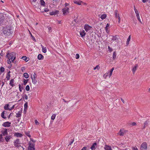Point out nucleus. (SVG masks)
I'll list each match as a JSON object with an SVG mask.
<instances>
[{"mask_svg": "<svg viewBox=\"0 0 150 150\" xmlns=\"http://www.w3.org/2000/svg\"><path fill=\"white\" fill-rule=\"evenodd\" d=\"M114 67L112 68L110 70V71L108 72H109V78H110L111 77V76L112 75V72H113V71L114 70Z\"/></svg>", "mask_w": 150, "mask_h": 150, "instance_id": "5701e85b", "label": "nucleus"}, {"mask_svg": "<svg viewBox=\"0 0 150 150\" xmlns=\"http://www.w3.org/2000/svg\"><path fill=\"white\" fill-rule=\"evenodd\" d=\"M92 28V27L88 24H86L84 26V29L86 32H88Z\"/></svg>", "mask_w": 150, "mask_h": 150, "instance_id": "6e6552de", "label": "nucleus"}, {"mask_svg": "<svg viewBox=\"0 0 150 150\" xmlns=\"http://www.w3.org/2000/svg\"><path fill=\"white\" fill-rule=\"evenodd\" d=\"M19 91L21 92L22 91V89H23V88L21 87V85L20 84L19 85Z\"/></svg>", "mask_w": 150, "mask_h": 150, "instance_id": "de8ad7c7", "label": "nucleus"}, {"mask_svg": "<svg viewBox=\"0 0 150 150\" xmlns=\"http://www.w3.org/2000/svg\"><path fill=\"white\" fill-rule=\"evenodd\" d=\"M100 68V67L98 65L96 66L94 68V70H96V69H97L98 70H99V69Z\"/></svg>", "mask_w": 150, "mask_h": 150, "instance_id": "a18cd8bd", "label": "nucleus"}, {"mask_svg": "<svg viewBox=\"0 0 150 150\" xmlns=\"http://www.w3.org/2000/svg\"><path fill=\"white\" fill-rule=\"evenodd\" d=\"M21 70L23 72L25 70V68L24 67H23L21 68Z\"/></svg>", "mask_w": 150, "mask_h": 150, "instance_id": "e2e57ef3", "label": "nucleus"}, {"mask_svg": "<svg viewBox=\"0 0 150 150\" xmlns=\"http://www.w3.org/2000/svg\"><path fill=\"white\" fill-rule=\"evenodd\" d=\"M28 82V80H26L25 79H24L23 80V84L24 85H26V83H27Z\"/></svg>", "mask_w": 150, "mask_h": 150, "instance_id": "79ce46f5", "label": "nucleus"}, {"mask_svg": "<svg viewBox=\"0 0 150 150\" xmlns=\"http://www.w3.org/2000/svg\"><path fill=\"white\" fill-rule=\"evenodd\" d=\"M97 147V144L96 142H95L91 146V149L92 150H94Z\"/></svg>", "mask_w": 150, "mask_h": 150, "instance_id": "f8f14e48", "label": "nucleus"}, {"mask_svg": "<svg viewBox=\"0 0 150 150\" xmlns=\"http://www.w3.org/2000/svg\"><path fill=\"white\" fill-rule=\"evenodd\" d=\"M37 0H30L31 2H35Z\"/></svg>", "mask_w": 150, "mask_h": 150, "instance_id": "338daca9", "label": "nucleus"}, {"mask_svg": "<svg viewBox=\"0 0 150 150\" xmlns=\"http://www.w3.org/2000/svg\"><path fill=\"white\" fill-rule=\"evenodd\" d=\"M20 142L19 139H16L14 142V145L16 147H19L21 146Z\"/></svg>", "mask_w": 150, "mask_h": 150, "instance_id": "0eeeda50", "label": "nucleus"}, {"mask_svg": "<svg viewBox=\"0 0 150 150\" xmlns=\"http://www.w3.org/2000/svg\"><path fill=\"white\" fill-rule=\"evenodd\" d=\"M3 31L4 34L6 35H10L13 32L12 27L9 25L6 26L4 27Z\"/></svg>", "mask_w": 150, "mask_h": 150, "instance_id": "f257e3e1", "label": "nucleus"}, {"mask_svg": "<svg viewBox=\"0 0 150 150\" xmlns=\"http://www.w3.org/2000/svg\"><path fill=\"white\" fill-rule=\"evenodd\" d=\"M109 26V25L108 23H107L105 28L106 32L107 33L108 32V28Z\"/></svg>", "mask_w": 150, "mask_h": 150, "instance_id": "c9c22d12", "label": "nucleus"}, {"mask_svg": "<svg viewBox=\"0 0 150 150\" xmlns=\"http://www.w3.org/2000/svg\"><path fill=\"white\" fill-rule=\"evenodd\" d=\"M112 40L111 41V42H112V40L114 41V40H116L117 39V38L115 36H112Z\"/></svg>", "mask_w": 150, "mask_h": 150, "instance_id": "ea45409f", "label": "nucleus"}, {"mask_svg": "<svg viewBox=\"0 0 150 150\" xmlns=\"http://www.w3.org/2000/svg\"><path fill=\"white\" fill-rule=\"evenodd\" d=\"M42 48V52L44 53H45L47 52V49L46 47H44L42 45H41Z\"/></svg>", "mask_w": 150, "mask_h": 150, "instance_id": "4be33fe9", "label": "nucleus"}, {"mask_svg": "<svg viewBox=\"0 0 150 150\" xmlns=\"http://www.w3.org/2000/svg\"><path fill=\"white\" fill-rule=\"evenodd\" d=\"M2 135L3 136H5L8 135L7 129H4L1 131Z\"/></svg>", "mask_w": 150, "mask_h": 150, "instance_id": "9d476101", "label": "nucleus"}, {"mask_svg": "<svg viewBox=\"0 0 150 150\" xmlns=\"http://www.w3.org/2000/svg\"><path fill=\"white\" fill-rule=\"evenodd\" d=\"M22 59L24 60L26 62H28V59L25 56H24L22 57Z\"/></svg>", "mask_w": 150, "mask_h": 150, "instance_id": "c85d7f7f", "label": "nucleus"}, {"mask_svg": "<svg viewBox=\"0 0 150 150\" xmlns=\"http://www.w3.org/2000/svg\"><path fill=\"white\" fill-rule=\"evenodd\" d=\"M4 112H5V111H4L1 113V116L2 118H4V119H6V117L4 116Z\"/></svg>", "mask_w": 150, "mask_h": 150, "instance_id": "72a5a7b5", "label": "nucleus"}, {"mask_svg": "<svg viewBox=\"0 0 150 150\" xmlns=\"http://www.w3.org/2000/svg\"><path fill=\"white\" fill-rule=\"evenodd\" d=\"M40 4L41 6L45 7V2L43 0H41L40 1Z\"/></svg>", "mask_w": 150, "mask_h": 150, "instance_id": "cd10ccee", "label": "nucleus"}, {"mask_svg": "<svg viewBox=\"0 0 150 150\" xmlns=\"http://www.w3.org/2000/svg\"><path fill=\"white\" fill-rule=\"evenodd\" d=\"M59 13V11L58 10L53 11L50 13V14L51 15H55Z\"/></svg>", "mask_w": 150, "mask_h": 150, "instance_id": "9b49d317", "label": "nucleus"}, {"mask_svg": "<svg viewBox=\"0 0 150 150\" xmlns=\"http://www.w3.org/2000/svg\"><path fill=\"white\" fill-rule=\"evenodd\" d=\"M116 56V54L115 52H114L113 54V58L114 59H115Z\"/></svg>", "mask_w": 150, "mask_h": 150, "instance_id": "e433bc0d", "label": "nucleus"}, {"mask_svg": "<svg viewBox=\"0 0 150 150\" xmlns=\"http://www.w3.org/2000/svg\"><path fill=\"white\" fill-rule=\"evenodd\" d=\"M121 101H122V103H125V100H124V99H123L122 98H121Z\"/></svg>", "mask_w": 150, "mask_h": 150, "instance_id": "774afa93", "label": "nucleus"}, {"mask_svg": "<svg viewBox=\"0 0 150 150\" xmlns=\"http://www.w3.org/2000/svg\"><path fill=\"white\" fill-rule=\"evenodd\" d=\"M148 122V121L146 120L144 122V125H145V126H147V125Z\"/></svg>", "mask_w": 150, "mask_h": 150, "instance_id": "864d4df0", "label": "nucleus"}, {"mask_svg": "<svg viewBox=\"0 0 150 150\" xmlns=\"http://www.w3.org/2000/svg\"><path fill=\"white\" fill-rule=\"evenodd\" d=\"M36 74L34 73L33 75V76H31V78L32 80V82L34 84H36L37 82V81L36 79H35L36 78Z\"/></svg>", "mask_w": 150, "mask_h": 150, "instance_id": "423d86ee", "label": "nucleus"}, {"mask_svg": "<svg viewBox=\"0 0 150 150\" xmlns=\"http://www.w3.org/2000/svg\"><path fill=\"white\" fill-rule=\"evenodd\" d=\"M30 142H31L32 143H35V142H36V141L35 140H33L32 139H30Z\"/></svg>", "mask_w": 150, "mask_h": 150, "instance_id": "bf43d9fd", "label": "nucleus"}, {"mask_svg": "<svg viewBox=\"0 0 150 150\" xmlns=\"http://www.w3.org/2000/svg\"><path fill=\"white\" fill-rule=\"evenodd\" d=\"M119 134L120 136H123L124 135V133L123 132L122 130L120 129L119 132Z\"/></svg>", "mask_w": 150, "mask_h": 150, "instance_id": "f704fd0d", "label": "nucleus"}, {"mask_svg": "<svg viewBox=\"0 0 150 150\" xmlns=\"http://www.w3.org/2000/svg\"><path fill=\"white\" fill-rule=\"evenodd\" d=\"M108 49L110 51V52H111L112 50V48H111L109 46H108Z\"/></svg>", "mask_w": 150, "mask_h": 150, "instance_id": "052dcab7", "label": "nucleus"}, {"mask_svg": "<svg viewBox=\"0 0 150 150\" xmlns=\"http://www.w3.org/2000/svg\"><path fill=\"white\" fill-rule=\"evenodd\" d=\"M10 74H7L6 77V80H9L10 79Z\"/></svg>", "mask_w": 150, "mask_h": 150, "instance_id": "a19ab883", "label": "nucleus"}, {"mask_svg": "<svg viewBox=\"0 0 150 150\" xmlns=\"http://www.w3.org/2000/svg\"><path fill=\"white\" fill-rule=\"evenodd\" d=\"M38 58L39 60L43 59L44 58L43 56L41 54H38Z\"/></svg>", "mask_w": 150, "mask_h": 150, "instance_id": "aec40b11", "label": "nucleus"}, {"mask_svg": "<svg viewBox=\"0 0 150 150\" xmlns=\"http://www.w3.org/2000/svg\"><path fill=\"white\" fill-rule=\"evenodd\" d=\"M115 15L116 18H117L119 17V14L118 13V11L117 10L115 11Z\"/></svg>", "mask_w": 150, "mask_h": 150, "instance_id": "b1692460", "label": "nucleus"}, {"mask_svg": "<svg viewBox=\"0 0 150 150\" xmlns=\"http://www.w3.org/2000/svg\"><path fill=\"white\" fill-rule=\"evenodd\" d=\"M69 7H64L62 9L63 14L64 15H67L69 13Z\"/></svg>", "mask_w": 150, "mask_h": 150, "instance_id": "20e7f679", "label": "nucleus"}, {"mask_svg": "<svg viewBox=\"0 0 150 150\" xmlns=\"http://www.w3.org/2000/svg\"><path fill=\"white\" fill-rule=\"evenodd\" d=\"M64 5H65V7H68V6L69 5V4L68 3H65V4H64Z\"/></svg>", "mask_w": 150, "mask_h": 150, "instance_id": "680f3d73", "label": "nucleus"}, {"mask_svg": "<svg viewBox=\"0 0 150 150\" xmlns=\"http://www.w3.org/2000/svg\"><path fill=\"white\" fill-rule=\"evenodd\" d=\"M6 56L8 59L11 60L12 62L14 60L16 59L15 53L14 52H12L11 53L8 52Z\"/></svg>", "mask_w": 150, "mask_h": 150, "instance_id": "f03ea898", "label": "nucleus"}, {"mask_svg": "<svg viewBox=\"0 0 150 150\" xmlns=\"http://www.w3.org/2000/svg\"><path fill=\"white\" fill-rule=\"evenodd\" d=\"M25 90L27 91H29L30 90V87L29 85H27L25 87Z\"/></svg>", "mask_w": 150, "mask_h": 150, "instance_id": "49530a36", "label": "nucleus"}, {"mask_svg": "<svg viewBox=\"0 0 150 150\" xmlns=\"http://www.w3.org/2000/svg\"><path fill=\"white\" fill-rule=\"evenodd\" d=\"M109 72H107L106 73H105L103 75V77L105 78H106L107 76H108L109 75Z\"/></svg>", "mask_w": 150, "mask_h": 150, "instance_id": "58836bf2", "label": "nucleus"}, {"mask_svg": "<svg viewBox=\"0 0 150 150\" xmlns=\"http://www.w3.org/2000/svg\"><path fill=\"white\" fill-rule=\"evenodd\" d=\"M56 114H53L51 117V119L53 120L55 118V117L56 116Z\"/></svg>", "mask_w": 150, "mask_h": 150, "instance_id": "473e14b6", "label": "nucleus"}, {"mask_svg": "<svg viewBox=\"0 0 150 150\" xmlns=\"http://www.w3.org/2000/svg\"><path fill=\"white\" fill-rule=\"evenodd\" d=\"M2 135L0 134V142H3L4 141V139L2 137Z\"/></svg>", "mask_w": 150, "mask_h": 150, "instance_id": "4c0bfd02", "label": "nucleus"}, {"mask_svg": "<svg viewBox=\"0 0 150 150\" xmlns=\"http://www.w3.org/2000/svg\"><path fill=\"white\" fill-rule=\"evenodd\" d=\"M134 10L135 14L136 15V17H138V16H139V12L135 8V7L134 6Z\"/></svg>", "mask_w": 150, "mask_h": 150, "instance_id": "6ab92c4d", "label": "nucleus"}, {"mask_svg": "<svg viewBox=\"0 0 150 150\" xmlns=\"http://www.w3.org/2000/svg\"><path fill=\"white\" fill-rule=\"evenodd\" d=\"M44 11L45 12H48L49 11V10L47 8H45L44 9Z\"/></svg>", "mask_w": 150, "mask_h": 150, "instance_id": "4d7b16f0", "label": "nucleus"}, {"mask_svg": "<svg viewBox=\"0 0 150 150\" xmlns=\"http://www.w3.org/2000/svg\"><path fill=\"white\" fill-rule=\"evenodd\" d=\"M80 34L81 37H83L85 35L86 33L84 30H80Z\"/></svg>", "mask_w": 150, "mask_h": 150, "instance_id": "dca6fc26", "label": "nucleus"}, {"mask_svg": "<svg viewBox=\"0 0 150 150\" xmlns=\"http://www.w3.org/2000/svg\"><path fill=\"white\" fill-rule=\"evenodd\" d=\"M147 148V144L146 142H143L140 146L141 150H146Z\"/></svg>", "mask_w": 150, "mask_h": 150, "instance_id": "39448f33", "label": "nucleus"}, {"mask_svg": "<svg viewBox=\"0 0 150 150\" xmlns=\"http://www.w3.org/2000/svg\"><path fill=\"white\" fill-rule=\"evenodd\" d=\"M79 57V54H76V59H78Z\"/></svg>", "mask_w": 150, "mask_h": 150, "instance_id": "3c124183", "label": "nucleus"}, {"mask_svg": "<svg viewBox=\"0 0 150 150\" xmlns=\"http://www.w3.org/2000/svg\"><path fill=\"white\" fill-rule=\"evenodd\" d=\"M133 150H138L137 147L136 146H134L132 148Z\"/></svg>", "mask_w": 150, "mask_h": 150, "instance_id": "13d9d810", "label": "nucleus"}, {"mask_svg": "<svg viewBox=\"0 0 150 150\" xmlns=\"http://www.w3.org/2000/svg\"><path fill=\"white\" fill-rule=\"evenodd\" d=\"M87 149V147L86 146H84L83 147L82 149H81V150H86Z\"/></svg>", "mask_w": 150, "mask_h": 150, "instance_id": "0e129e2a", "label": "nucleus"}, {"mask_svg": "<svg viewBox=\"0 0 150 150\" xmlns=\"http://www.w3.org/2000/svg\"><path fill=\"white\" fill-rule=\"evenodd\" d=\"M11 61H11V60H9V59H8V60H7V61L8 64H11Z\"/></svg>", "mask_w": 150, "mask_h": 150, "instance_id": "5fc2aeb1", "label": "nucleus"}, {"mask_svg": "<svg viewBox=\"0 0 150 150\" xmlns=\"http://www.w3.org/2000/svg\"><path fill=\"white\" fill-rule=\"evenodd\" d=\"M30 35H31V37H32L33 40L34 41H35V38L33 36V35H32V34L31 33H30Z\"/></svg>", "mask_w": 150, "mask_h": 150, "instance_id": "6e6d98bb", "label": "nucleus"}, {"mask_svg": "<svg viewBox=\"0 0 150 150\" xmlns=\"http://www.w3.org/2000/svg\"><path fill=\"white\" fill-rule=\"evenodd\" d=\"M104 149L105 150H112V149L111 147L108 145H105L104 147Z\"/></svg>", "mask_w": 150, "mask_h": 150, "instance_id": "a211bd4d", "label": "nucleus"}, {"mask_svg": "<svg viewBox=\"0 0 150 150\" xmlns=\"http://www.w3.org/2000/svg\"><path fill=\"white\" fill-rule=\"evenodd\" d=\"M29 146L28 147V150H35V143H32L31 142H29L28 143Z\"/></svg>", "mask_w": 150, "mask_h": 150, "instance_id": "7ed1b4c3", "label": "nucleus"}, {"mask_svg": "<svg viewBox=\"0 0 150 150\" xmlns=\"http://www.w3.org/2000/svg\"><path fill=\"white\" fill-rule=\"evenodd\" d=\"M5 69L4 67H1L0 68V71L1 72H3L4 71Z\"/></svg>", "mask_w": 150, "mask_h": 150, "instance_id": "37998d69", "label": "nucleus"}, {"mask_svg": "<svg viewBox=\"0 0 150 150\" xmlns=\"http://www.w3.org/2000/svg\"><path fill=\"white\" fill-rule=\"evenodd\" d=\"M14 83V80L13 79H11L9 83L10 85L12 87L14 85L13 83Z\"/></svg>", "mask_w": 150, "mask_h": 150, "instance_id": "a878e982", "label": "nucleus"}, {"mask_svg": "<svg viewBox=\"0 0 150 150\" xmlns=\"http://www.w3.org/2000/svg\"><path fill=\"white\" fill-rule=\"evenodd\" d=\"M28 107V104L27 102L25 103L24 105V111H25V110H27Z\"/></svg>", "mask_w": 150, "mask_h": 150, "instance_id": "bb28decb", "label": "nucleus"}, {"mask_svg": "<svg viewBox=\"0 0 150 150\" xmlns=\"http://www.w3.org/2000/svg\"><path fill=\"white\" fill-rule=\"evenodd\" d=\"M74 2L75 4H77L79 5H81L83 4V2L81 1H74Z\"/></svg>", "mask_w": 150, "mask_h": 150, "instance_id": "ddd939ff", "label": "nucleus"}, {"mask_svg": "<svg viewBox=\"0 0 150 150\" xmlns=\"http://www.w3.org/2000/svg\"><path fill=\"white\" fill-rule=\"evenodd\" d=\"M11 122H4L2 124V126L5 127H8L11 126Z\"/></svg>", "mask_w": 150, "mask_h": 150, "instance_id": "1a4fd4ad", "label": "nucleus"}, {"mask_svg": "<svg viewBox=\"0 0 150 150\" xmlns=\"http://www.w3.org/2000/svg\"><path fill=\"white\" fill-rule=\"evenodd\" d=\"M138 67V64H137L135 65L134 67H133L132 69V71L133 74H134L137 70V68Z\"/></svg>", "mask_w": 150, "mask_h": 150, "instance_id": "f3484780", "label": "nucleus"}, {"mask_svg": "<svg viewBox=\"0 0 150 150\" xmlns=\"http://www.w3.org/2000/svg\"><path fill=\"white\" fill-rule=\"evenodd\" d=\"M24 98L25 99L27 100L28 99V97L25 94L24 95Z\"/></svg>", "mask_w": 150, "mask_h": 150, "instance_id": "69168bd1", "label": "nucleus"}, {"mask_svg": "<svg viewBox=\"0 0 150 150\" xmlns=\"http://www.w3.org/2000/svg\"><path fill=\"white\" fill-rule=\"evenodd\" d=\"M14 136L17 137H21L23 136V135L18 132H16L14 134Z\"/></svg>", "mask_w": 150, "mask_h": 150, "instance_id": "4468645a", "label": "nucleus"}, {"mask_svg": "<svg viewBox=\"0 0 150 150\" xmlns=\"http://www.w3.org/2000/svg\"><path fill=\"white\" fill-rule=\"evenodd\" d=\"M21 113H22V112L21 111H18V112L16 114V117H21Z\"/></svg>", "mask_w": 150, "mask_h": 150, "instance_id": "412c9836", "label": "nucleus"}, {"mask_svg": "<svg viewBox=\"0 0 150 150\" xmlns=\"http://www.w3.org/2000/svg\"><path fill=\"white\" fill-rule=\"evenodd\" d=\"M137 125L136 123L135 122L132 123L130 125L132 126H135Z\"/></svg>", "mask_w": 150, "mask_h": 150, "instance_id": "09e8293b", "label": "nucleus"}, {"mask_svg": "<svg viewBox=\"0 0 150 150\" xmlns=\"http://www.w3.org/2000/svg\"><path fill=\"white\" fill-rule=\"evenodd\" d=\"M23 76L25 78H28L29 77L28 74L27 73H25L23 74Z\"/></svg>", "mask_w": 150, "mask_h": 150, "instance_id": "7c9ffc66", "label": "nucleus"}, {"mask_svg": "<svg viewBox=\"0 0 150 150\" xmlns=\"http://www.w3.org/2000/svg\"><path fill=\"white\" fill-rule=\"evenodd\" d=\"M138 20V21L141 23H142V22L141 21V19L140 18V17L139 16H138V17H137Z\"/></svg>", "mask_w": 150, "mask_h": 150, "instance_id": "8fccbe9b", "label": "nucleus"}, {"mask_svg": "<svg viewBox=\"0 0 150 150\" xmlns=\"http://www.w3.org/2000/svg\"><path fill=\"white\" fill-rule=\"evenodd\" d=\"M106 15L105 14H103L101 16L100 18L102 19H104L106 18Z\"/></svg>", "mask_w": 150, "mask_h": 150, "instance_id": "2f4dec72", "label": "nucleus"}, {"mask_svg": "<svg viewBox=\"0 0 150 150\" xmlns=\"http://www.w3.org/2000/svg\"><path fill=\"white\" fill-rule=\"evenodd\" d=\"M25 134L28 137H30L31 136L29 132H25Z\"/></svg>", "mask_w": 150, "mask_h": 150, "instance_id": "c03bdc74", "label": "nucleus"}, {"mask_svg": "<svg viewBox=\"0 0 150 150\" xmlns=\"http://www.w3.org/2000/svg\"><path fill=\"white\" fill-rule=\"evenodd\" d=\"M131 39V35H129L127 39V42H126V45H128L129 44V42L130 41Z\"/></svg>", "mask_w": 150, "mask_h": 150, "instance_id": "393cba45", "label": "nucleus"}, {"mask_svg": "<svg viewBox=\"0 0 150 150\" xmlns=\"http://www.w3.org/2000/svg\"><path fill=\"white\" fill-rule=\"evenodd\" d=\"M9 107V104H7L5 105L4 107V108L5 110H9V108H8Z\"/></svg>", "mask_w": 150, "mask_h": 150, "instance_id": "c756f323", "label": "nucleus"}, {"mask_svg": "<svg viewBox=\"0 0 150 150\" xmlns=\"http://www.w3.org/2000/svg\"><path fill=\"white\" fill-rule=\"evenodd\" d=\"M35 124L37 125H38L39 124V123L38 122V121L37 120H35Z\"/></svg>", "mask_w": 150, "mask_h": 150, "instance_id": "603ef678", "label": "nucleus"}, {"mask_svg": "<svg viewBox=\"0 0 150 150\" xmlns=\"http://www.w3.org/2000/svg\"><path fill=\"white\" fill-rule=\"evenodd\" d=\"M12 138L11 136V135H6L5 137V139L6 141L7 142H9V140Z\"/></svg>", "mask_w": 150, "mask_h": 150, "instance_id": "2eb2a0df", "label": "nucleus"}]
</instances>
